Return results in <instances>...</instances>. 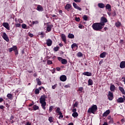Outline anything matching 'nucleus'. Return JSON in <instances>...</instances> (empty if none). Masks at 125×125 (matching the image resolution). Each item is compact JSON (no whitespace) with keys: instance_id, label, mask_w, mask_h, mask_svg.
<instances>
[{"instance_id":"obj_41","label":"nucleus","mask_w":125,"mask_h":125,"mask_svg":"<svg viewBox=\"0 0 125 125\" xmlns=\"http://www.w3.org/2000/svg\"><path fill=\"white\" fill-rule=\"evenodd\" d=\"M53 106H50L49 107V112H52V110H53Z\"/></svg>"},{"instance_id":"obj_10","label":"nucleus","mask_w":125,"mask_h":125,"mask_svg":"<svg viewBox=\"0 0 125 125\" xmlns=\"http://www.w3.org/2000/svg\"><path fill=\"white\" fill-rule=\"evenodd\" d=\"M60 80L61 82H66V81H67V76L65 75H62L60 77Z\"/></svg>"},{"instance_id":"obj_35","label":"nucleus","mask_w":125,"mask_h":125,"mask_svg":"<svg viewBox=\"0 0 125 125\" xmlns=\"http://www.w3.org/2000/svg\"><path fill=\"white\" fill-rule=\"evenodd\" d=\"M75 47H78V45H77L76 43H73L71 45V48H72V49L75 48Z\"/></svg>"},{"instance_id":"obj_30","label":"nucleus","mask_w":125,"mask_h":125,"mask_svg":"<svg viewBox=\"0 0 125 125\" xmlns=\"http://www.w3.org/2000/svg\"><path fill=\"white\" fill-rule=\"evenodd\" d=\"M36 82L38 85H42V81L39 78L36 79Z\"/></svg>"},{"instance_id":"obj_5","label":"nucleus","mask_w":125,"mask_h":125,"mask_svg":"<svg viewBox=\"0 0 125 125\" xmlns=\"http://www.w3.org/2000/svg\"><path fill=\"white\" fill-rule=\"evenodd\" d=\"M2 38H3V40H4V41H6V42H9V39L8 38V36H7L6 33H5V32L2 33Z\"/></svg>"},{"instance_id":"obj_57","label":"nucleus","mask_w":125,"mask_h":125,"mask_svg":"<svg viewBox=\"0 0 125 125\" xmlns=\"http://www.w3.org/2000/svg\"><path fill=\"white\" fill-rule=\"evenodd\" d=\"M13 119H14V116H13V115L11 116V117L10 118V121L13 120Z\"/></svg>"},{"instance_id":"obj_28","label":"nucleus","mask_w":125,"mask_h":125,"mask_svg":"<svg viewBox=\"0 0 125 125\" xmlns=\"http://www.w3.org/2000/svg\"><path fill=\"white\" fill-rule=\"evenodd\" d=\"M35 24H39V21H33L32 22V24L30 25V27H33V25H35Z\"/></svg>"},{"instance_id":"obj_63","label":"nucleus","mask_w":125,"mask_h":125,"mask_svg":"<svg viewBox=\"0 0 125 125\" xmlns=\"http://www.w3.org/2000/svg\"><path fill=\"white\" fill-rule=\"evenodd\" d=\"M120 43L122 44L124 43V40H121L120 41Z\"/></svg>"},{"instance_id":"obj_12","label":"nucleus","mask_w":125,"mask_h":125,"mask_svg":"<svg viewBox=\"0 0 125 125\" xmlns=\"http://www.w3.org/2000/svg\"><path fill=\"white\" fill-rule=\"evenodd\" d=\"M105 9L107 10L109 12H111L112 11V8L111 7V5L110 4H107L105 6Z\"/></svg>"},{"instance_id":"obj_40","label":"nucleus","mask_w":125,"mask_h":125,"mask_svg":"<svg viewBox=\"0 0 125 125\" xmlns=\"http://www.w3.org/2000/svg\"><path fill=\"white\" fill-rule=\"evenodd\" d=\"M21 27L22 28V29H27V25H26V24H22L21 25Z\"/></svg>"},{"instance_id":"obj_46","label":"nucleus","mask_w":125,"mask_h":125,"mask_svg":"<svg viewBox=\"0 0 125 125\" xmlns=\"http://www.w3.org/2000/svg\"><path fill=\"white\" fill-rule=\"evenodd\" d=\"M75 21H77V22H80V21H81V19H80L79 17H76Z\"/></svg>"},{"instance_id":"obj_19","label":"nucleus","mask_w":125,"mask_h":125,"mask_svg":"<svg viewBox=\"0 0 125 125\" xmlns=\"http://www.w3.org/2000/svg\"><path fill=\"white\" fill-rule=\"evenodd\" d=\"M109 114H110V110L108 109L103 114V117H107Z\"/></svg>"},{"instance_id":"obj_62","label":"nucleus","mask_w":125,"mask_h":125,"mask_svg":"<svg viewBox=\"0 0 125 125\" xmlns=\"http://www.w3.org/2000/svg\"><path fill=\"white\" fill-rule=\"evenodd\" d=\"M32 124L30 123V122H27V123H26V125H31Z\"/></svg>"},{"instance_id":"obj_38","label":"nucleus","mask_w":125,"mask_h":125,"mask_svg":"<svg viewBox=\"0 0 125 125\" xmlns=\"http://www.w3.org/2000/svg\"><path fill=\"white\" fill-rule=\"evenodd\" d=\"M48 121L50 123H53V118L52 117H50L48 119Z\"/></svg>"},{"instance_id":"obj_9","label":"nucleus","mask_w":125,"mask_h":125,"mask_svg":"<svg viewBox=\"0 0 125 125\" xmlns=\"http://www.w3.org/2000/svg\"><path fill=\"white\" fill-rule=\"evenodd\" d=\"M72 8V5L71 4H66L64 6V9L67 10V11H70V9Z\"/></svg>"},{"instance_id":"obj_14","label":"nucleus","mask_w":125,"mask_h":125,"mask_svg":"<svg viewBox=\"0 0 125 125\" xmlns=\"http://www.w3.org/2000/svg\"><path fill=\"white\" fill-rule=\"evenodd\" d=\"M82 75H83L84 76H87V77H91L92 76V74L91 73V72H89L87 71L83 72L82 73Z\"/></svg>"},{"instance_id":"obj_18","label":"nucleus","mask_w":125,"mask_h":125,"mask_svg":"<svg viewBox=\"0 0 125 125\" xmlns=\"http://www.w3.org/2000/svg\"><path fill=\"white\" fill-rule=\"evenodd\" d=\"M40 103L41 104V106H42V109H43V110H45V109H46L45 106H46V102H40Z\"/></svg>"},{"instance_id":"obj_25","label":"nucleus","mask_w":125,"mask_h":125,"mask_svg":"<svg viewBox=\"0 0 125 125\" xmlns=\"http://www.w3.org/2000/svg\"><path fill=\"white\" fill-rule=\"evenodd\" d=\"M93 84V81L89 79L88 81V85H92Z\"/></svg>"},{"instance_id":"obj_52","label":"nucleus","mask_w":125,"mask_h":125,"mask_svg":"<svg viewBox=\"0 0 125 125\" xmlns=\"http://www.w3.org/2000/svg\"><path fill=\"white\" fill-rule=\"evenodd\" d=\"M75 2H81L82 1V0H73Z\"/></svg>"},{"instance_id":"obj_23","label":"nucleus","mask_w":125,"mask_h":125,"mask_svg":"<svg viewBox=\"0 0 125 125\" xmlns=\"http://www.w3.org/2000/svg\"><path fill=\"white\" fill-rule=\"evenodd\" d=\"M118 103H124L125 102V100L123 99V97L119 98L117 100Z\"/></svg>"},{"instance_id":"obj_51","label":"nucleus","mask_w":125,"mask_h":125,"mask_svg":"<svg viewBox=\"0 0 125 125\" xmlns=\"http://www.w3.org/2000/svg\"><path fill=\"white\" fill-rule=\"evenodd\" d=\"M60 110H61L60 108L58 107V108H57V110H56L57 113H59V112H60Z\"/></svg>"},{"instance_id":"obj_34","label":"nucleus","mask_w":125,"mask_h":125,"mask_svg":"<svg viewBox=\"0 0 125 125\" xmlns=\"http://www.w3.org/2000/svg\"><path fill=\"white\" fill-rule=\"evenodd\" d=\"M121 25V23L120 22V21H118L117 22L115 23V26L117 28H119V27H120Z\"/></svg>"},{"instance_id":"obj_13","label":"nucleus","mask_w":125,"mask_h":125,"mask_svg":"<svg viewBox=\"0 0 125 125\" xmlns=\"http://www.w3.org/2000/svg\"><path fill=\"white\" fill-rule=\"evenodd\" d=\"M53 27V25L52 24H48L46 27V30L47 32H51L52 28Z\"/></svg>"},{"instance_id":"obj_16","label":"nucleus","mask_w":125,"mask_h":125,"mask_svg":"<svg viewBox=\"0 0 125 125\" xmlns=\"http://www.w3.org/2000/svg\"><path fill=\"white\" fill-rule=\"evenodd\" d=\"M120 67L121 69H125V61H122L120 62Z\"/></svg>"},{"instance_id":"obj_4","label":"nucleus","mask_w":125,"mask_h":125,"mask_svg":"<svg viewBox=\"0 0 125 125\" xmlns=\"http://www.w3.org/2000/svg\"><path fill=\"white\" fill-rule=\"evenodd\" d=\"M107 22H108L107 19L105 18V17H102L101 19V22L100 23H101L103 26H104L105 23H107Z\"/></svg>"},{"instance_id":"obj_26","label":"nucleus","mask_w":125,"mask_h":125,"mask_svg":"<svg viewBox=\"0 0 125 125\" xmlns=\"http://www.w3.org/2000/svg\"><path fill=\"white\" fill-rule=\"evenodd\" d=\"M110 89L111 91H115V89H116V86H115L114 84H112L110 85Z\"/></svg>"},{"instance_id":"obj_29","label":"nucleus","mask_w":125,"mask_h":125,"mask_svg":"<svg viewBox=\"0 0 125 125\" xmlns=\"http://www.w3.org/2000/svg\"><path fill=\"white\" fill-rule=\"evenodd\" d=\"M69 39H75V35L73 34L69 33L68 35Z\"/></svg>"},{"instance_id":"obj_54","label":"nucleus","mask_w":125,"mask_h":125,"mask_svg":"<svg viewBox=\"0 0 125 125\" xmlns=\"http://www.w3.org/2000/svg\"><path fill=\"white\" fill-rule=\"evenodd\" d=\"M72 112L73 113H77V109L74 108L73 109H72Z\"/></svg>"},{"instance_id":"obj_1","label":"nucleus","mask_w":125,"mask_h":125,"mask_svg":"<svg viewBox=\"0 0 125 125\" xmlns=\"http://www.w3.org/2000/svg\"><path fill=\"white\" fill-rule=\"evenodd\" d=\"M94 31H101L103 29V25L100 22H95L92 25Z\"/></svg>"},{"instance_id":"obj_45","label":"nucleus","mask_w":125,"mask_h":125,"mask_svg":"<svg viewBox=\"0 0 125 125\" xmlns=\"http://www.w3.org/2000/svg\"><path fill=\"white\" fill-rule=\"evenodd\" d=\"M15 25L16 28H20V27H21V24L20 23H16Z\"/></svg>"},{"instance_id":"obj_6","label":"nucleus","mask_w":125,"mask_h":125,"mask_svg":"<svg viewBox=\"0 0 125 125\" xmlns=\"http://www.w3.org/2000/svg\"><path fill=\"white\" fill-rule=\"evenodd\" d=\"M108 99L110 100V101H112L113 99H114V95L113 94V93H112L111 91L108 92Z\"/></svg>"},{"instance_id":"obj_20","label":"nucleus","mask_w":125,"mask_h":125,"mask_svg":"<svg viewBox=\"0 0 125 125\" xmlns=\"http://www.w3.org/2000/svg\"><path fill=\"white\" fill-rule=\"evenodd\" d=\"M106 55H107V53L104 52L100 55V58H105Z\"/></svg>"},{"instance_id":"obj_33","label":"nucleus","mask_w":125,"mask_h":125,"mask_svg":"<svg viewBox=\"0 0 125 125\" xmlns=\"http://www.w3.org/2000/svg\"><path fill=\"white\" fill-rule=\"evenodd\" d=\"M79 116V114H78V112H74L72 114V117L74 118H77Z\"/></svg>"},{"instance_id":"obj_49","label":"nucleus","mask_w":125,"mask_h":125,"mask_svg":"<svg viewBox=\"0 0 125 125\" xmlns=\"http://www.w3.org/2000/svg\"><path fill=\"white\" fill-rule=\"evenodd\" d=\"M56 86H57V84H55V85L52 86L53 89H55L56 88Z\"/></svg>"},{"instance_id":"obj_44","label":"nucleus","mask_w":125,"mask_h":125,"mask_svg":"<svg viewBox=\"0 0 125 125\" xmlns=\"http://www.w3.org/2000/svg\"><path fill=\"white\" fill-rule=\"evenodd\" d=\"M59 46H57V47H55L54 48V51H58V50L59 49Z\"/></svg>"},{"instance_id":"obj_56","label":"nucleus","mask_w":125,"mask_h":125,"mask_svg":"<svg viewBox=\"0 0 125 125\" xmlns=\"http://www.w3.org/2000/svg\"><path fill=\"white\" fill-rule=\"evenodd\" d=\"M29 36L31 37V38H33L34 37V35L32 33H29Z\"/></svg>"},{"instance_id":"obj_24","label":"nucleus","mask_w":125,"mask_h":125,"mask_svg":"<svg viewBox=\"0 0 125 125\" xmlns=\"http://www.w3.org/2000/svg\"><path fill=\"white\" fill-rule=\"evenodd\" d=\"M7 97L8 99H10V100H12V99H13V95H12V94H8L7 95Z\"/></svg>"},{"instance_id":"obj_60","label":"nucleus","mask_w":125,"mask_h":125,"mask_svg":"<svg viewBox=\"0 0 125 125\" xmlns=\"http://www.w3.org/2000/svg\"><path fill=\"white\" fill-rule=\"evenodd\" d=\"M79 28L80 29H83V25L79 24Z\"/></svg>"},{"instance_id":"obj_42","label":"nucleus","mask_w":125,"mask_h":125,"mask_svg":"<svg viewBox=\"0 0 125 125\" xmlns=\"http://www.w3.org/2000/svg\"><path fill=\"white\" fill-rule=\"evenodd\" d=\"M83 19L85 21H87V15H84L83 16Z\"/></svg>"},{"instance_id":"obj_47","label":"nucleus","mask_w":125,"mask_h":125,"mask_svg":"<svg viewBox=\"0 0 125 125\" xmlns=\"http://www.w3.org/2000/svg\"><path fill=\"white\" fill-rule=\"evenodd\" d=\"M79 91H81V92H83V87H81L79 88Z\"/></svg>"},{"instance_id":"obj_27","label":"nucleus","mask_w":125,"mask_h":125,"mask_svg":"<svg viewBox=\"0 0 125 125\" xmlns=\"http://www.w3.org/2000/svg\"><path fill=\"white\" fill-rule=\"evenodd\" d=\"M119 89L120 91H121V92H122L123 94H125V89L124 88H123V87L119 86Z\"/></svg>"},{"instance_id":"obj_32","label":"nucleus","mask_w":125,"mask_h":125,"mask_svg":"<svg viewBox=\"0 0 125 125\" xmlns=\"http://www.w3.org/2000/svg\"><path fill=\"white\" fill-rule=\"evenodd\" d=\"M33 108L34 111H37V110H39V109H40V107H39V106H37L36 105H34L33 106Z\"/></svg>"},{"instance_id":"obj_48","label":"nucleus","mask_w":125,"mask_h":125,"mask_svg":"<svg viewBox=\"0 0 125 125\" xmlns=\"http://www.w3.org/2000/svg\"><path fill=\"white\" fill-rule=\"evenodd\" d=\"M58 60H59V61H61V62H62V60H63V58H62L60 57H58Z\"/></svg>"},{"instance_id":"obj_39","label":"nucleus","mask_w":125,"mask_h":125,"mask_svg":"<svg viewBox=\"0 0 125 125\" xmlns=\"http://www.w3.org/2000/svg\"><path fill=\"white\" fill-rule=\"evenodd\" d=\"M78 105H79V102H76L73 105V108H75V107H78Z\"/></svg>"},{"instance_id":"obj_64","label":"nucleus","mask_w":125,"mask_h":125,"mask_svg":"<svg viewBox=\"0 0 125 125\" xmlns=\"http://www.w3.org/2000/svg\"><path fill=\"white\" fill-rule=\"evenodd\" d=\"M103 125H108V123H107V122H104Z\"/></svg>"},{"instance_id":"obj_17","label":"nucleus","mask_w":125,"mask_h":125,"mask_svg":"<svg viewBox=\"0 0 125 125\" xmlns=\"http://www.w3.org/2000/svg\"><path fill=\"white\" fill-rule=\"evenodd\" d=\"M46 44L48 46H51L52 45V41L50 39H48L46 41Z\"/></svg>"},{"instance_id":"obj_43","label":"nucleus","mask_w":125,"mask_h":125,"mask_svg":"<svg viewBox=\"0 0 125 125\" xmlns=\"http://www.w3.org/2000/svg\"><path fill=\"white\" fill-rule=\"evenodd\" d=\"M47 64H48V65H51V64H52V61L51 60H48L47 61Z\"/></svg>"},{"instance_id":"obj_8","label":"nucleus","mask_w":125,"mask_h":125,"mask_svg":"<svg viewBox=\"0 0 125 125\" xmlns=\"http://www.w3.org/2000/svg\"><path fill=\"white\" fill-rule=\"evenodd\" d=\"M2 26H3V27L8 31L10 30V27H9V24H8V22H3L2 23Z\"/></svg>"},{"instance_id":"obj_50","label":"nucleus","mask_w":125,"mask_h":125,"mask_svg":"<svg viewBox=\"0 0 125 125\" xmlns=\"http://www.w3.org/2000/svg\"><path fill=\"white\" fill-rule=\"evenodd\" d=\"M109 124H114V120L111 119L109 121Z\"/></svg>"},{"instance_id":"obj_22","label":"nucleus","mask_w":125,"mask_h":125,"mask_svg":"<svg viewBox=\"0 0 125 125\" xmlns=\"http://www.w3.org/2000/svg\"><path fill=\"white\" fill-rule=\"evenodd\" d=\"M98 6L99 8H104L105 4L103 3H99L98 4Z\"/></svg>"},{"instance_id":"obj_2","label":"nucleus","mask_w":125,"mask_h":125,"mask_svg":"<svg viewBox=\"0 0 125 125\" xmlns=\"http://www.w3.org/2000/svg\"><path fill=\"white\" fill-rule=\"evenodd\" d=\"M98 108L97 107V105L96 104H93L91 106V107H89L87 110V113L88 114H95V112L97 111Z\"/></svg>"},{"instance_id":"obj_15","label":"nucleus","mask_w":125,"mask_h":125,"mask_svg":"<svg viewBox=\"0 0 125 125\" xmlns=\"http://www.w3.org/2000/svg\"><path fill=\"white\" fill-rule=\"evenodd\" d=\"M46 97H45V95H43L42 96H41L40 98V102H45V99Z\"/></svg>"},{"instance_id":"obj_3","label":"nucleus","mask_w":125,"mask_h":125,"mask_svg":"<svg viewBox=\"0 0 125 125\" xmlns=\"http://www.w3.org/2000/svg\"><path fill=\"white\" fill-rule=\"evenodd\" d=\"M9 51V52L14 51L15 55H18V50L16 46H13V47L10 48Z\"/></svg>"},{"instance_id":"obj_21","label":"nucleus","mask_w":125,"mask_h":125,"mask_svg":"<svg viewBox=\"0 0 125 125\" xmlns=\"http://www.w3.org/2000/svg\"><path fill=\"white\" fill-rule=\"evenodd\" d=\"M38 11H43V8L41 5H38L37 8Z\"/></svg>"},{"instance_id":"obj_58","label":"nucleus","mask_w":125,"mask_h":125,"mask_svg":"<svg viewBox=\"0 0 125 125\" xmlns=\"http://www.w3.org/2000/svg\"><path fill=\"white\" fill-rule=\"evenodd\" d=\"M63 114H61L60 115V116L59 117V119H60V118H61L62 119V118H63Z\"/></svg>"},{"instance_id":"obj_31","label":"nucleus","mask_w":125,"mask_h":125,"mask_svg":"<svg viewBox=\"0 0 125 125\" xmlns=\"http://www.w3.org/2000/svg\"><path fill=\"white\" fill-rule=\"evenodd\" d=\"M68 62H67L66 59H63L62 61V64L63 65H66Z\"/></svg>"},{"instance_id":"obj_53","label":"nucleus","mask_w":125,"mask_h":125,"mask_svg":"<svg viewBox=\"0 0 125 125\" xmlns=\"http://www.w3.org/2000/svg\"><path fill=\"white\" fill-rule=\"evenodd\" d=\"M34 105V102H32L31 104H29V107H32Z\"/></svg>"},{"instance_id":"obj_59","label":"nucleus","mask_w":125,"mask_h":125,"mask_svg":"<svg viewBox=\"0 0 125 125\" xmlns=\"http://www.w3.org/2000/svg\"><path fill=\"white\" fill-rule=\"evenodd\" d=\"M113 16L115 17V16H117V13L115 11L113 12Z\"/></svg>"},{"instance_id":"obj_37","label":"nucleus","mask_w":125,"mask_h":125,"mask_svg":"<svg viewBox=\"0 0 125 125\" xmlns=\"http://www.w3.org/2000/svg\"><path fill=\"white\" fill-rule=\"evenodd\" d=\"M35 94H40V89L37 88L35 90Z\"/></svg>"},{"instance_id":"obj_11","label":"nucleus","mask_w":125,"mask_h":125,"mask_svg":"<svg viewBox=\"0 0 125 125\" xmlns=\"http://www.w3.org/2000/svg\"><path fill=\"white\" fill-rule=\"evenodd\" d=\"M73 7H74V8H75L76 9H78V10H80V11H82V8L78 6L77 3H76L75 2L73 3Z\"/></svg>"},{"instance_id":"obj_7","label":"nucleus","mask_w":125,"mask_h":125,"mask_svg":"<svg viewBox=\"0 0 125 125\" xmlns=\"http://www.w3.org/2000/svg\"><path fill=\"white\" fill-rule=\"evenodd\" d=\"M61 37L62 38V42H64V43H66L67 42V38L66 37V35L64 34H62L61 35Z\"/></svg>"},{"instance_id":"obj_55","label":"nucleus","mask_w":125,"mask_h":125,"mask_svg":"<svg viewBox=\"0 0 125 125\" xmlns=\"http://www.w3.org/2000/svg\"><path fill=\"white\" fill-rule=\"evenodd\" d=\"M0 109H1V110H3V109H4V106L0 105Z\"/></svg>"},{"instance_id":"obj_61","label":"nucleus","mask_w":125,"mask_h":125,"mask_svg":"<svg viewBox=\"0 0 125 125\" xmlns=\"http://www.w3.org/2000/svg\"><path fill=\"white\" fill-rule=\"evenodd\" d=\"M56 70H57V71H60V70H61V68L60 67H56Z\"/></svg>"},{"instance_id":"obj_36","label":"nucleus","mask_w":125,"mask_h":125,"mask_svg":"<svg viewBox=\"0 0 125 125\" xmlns=\"http://www.w3.org/2000/svg\"><path fill=\"white\" fill-rule=\"evenodd\" d=\"M77 56H78V57H82L83 53L81 52H78L77 53Z\"/></svg>"}]
</instances>
